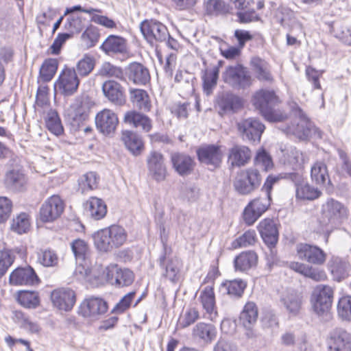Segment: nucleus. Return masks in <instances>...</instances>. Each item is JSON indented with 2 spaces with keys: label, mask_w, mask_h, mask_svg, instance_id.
<instances>
[{
  "label": "nucleus",
  "mask_w": 351,
  "mask_h": 351,
  "mask_svg": "<svg viewBox=\"0 0 351 351\" xmlns=\"http://www.w3.org/2000/svg\"><path fill=\"white\" fill-rule=\"evenodd\" d=\"M64 209L63 200L59 195H53L41 205L39 210L40 219L44 223L53 222L61 216Z\"/></svg>",
  "instance_id": "9d476101"
},
{
  "label": "nucleus",
  "mask_w": 351,
  "mask_h": 351,
  "mask_svg": "<svg viewBox=\"0 0 351 351\" xmlns=\"http://www.w3.org/2000/svg\"><path fill=\"white\" fill-rule=\"evenodd\" d=\"M221 76L226 84L236 90H245L253 83L250 71L241 64L228 66Z\"/></svg>",
  "instance_id": "7ed1b4c3"
},
{
  "label": "nucleus",
  "mask_w": 351,
  "mask_h": 351,
  "mask_svg": "<svg viewBox=\"0 0 351 351\" xmlns=\"http://www.w3.org/2000/svg\"><path fill=\"white\" fill-rule=\"evenodd\" d=\"M258 315V308L253 302H247L240 313L239 322L246 329L248 338H252L255 335L253 327L256 323Z\"/></svg>",
  "instance_id": "5701e85b"
},
{
  "label": "nucleus",
  "mask_w": 351,
  "mask_h": 351,
  "mask_svg": "<svg viewBox=\"0 0 351 351\" xmlns=\"http://www.w3.org/2000/svg\"><path fill=\"white\" fill-rule=\"evenodd\" d=\"M257 228L265 244L274 247L278 239V231L274 221L271 219H265Z\"/></svg>",
  "instance_id": "7c9ffc66"
},
{
  "label": "nucleus",
  "mask_w": 351,
  "mask_h": 351,
  "mask_svg": "<svg viewBox=\"0 0 351 351\" xmlns=\"http://www.w3.org/2000/svg\"><path fill=\"white\" fill-rule=\"evenodd\" d=\"M220 111L224 114L235 113L243 106V99L239 96L228 92L223 93L217 101Z\"/></svg>",
  "instance_id": "c85d7f7f"
},
{
  "label": "nucleus",
  "mask_w": 351,
  "mask_h": 351,
  "mask_svg": "<svg viewBox=\"0 0 351 351\" xmlns=\"http://www.w3.org/2000/svg\"><path fill=\"white\" fill-rule=\"evenodd\" d=\"M99 177L95 172L89 171L78 179V191L84 194L97 188Z\"/></svg>",
  "instance_id": "de8ad7c7"
},
{
  "label": "nucleus",
  "mask_w": 351,
  "mask_h": 351,
  "mask_svg": "<svg viewBox=\"0 0 351 351\" xmlns=\"http://www.w3.org/2000/svg\"><path fill=\"white\" fill-rule=\"evenodd\" d=\"M335 36L344 44L351 46V28L339 25L334 29Z\"/></svg>",
  "instance_id": "774afa93"
},
{
  "label": "nucleus",
  "mask_w": 351,
  "mask_h": 351,
  "mask_svg": "<svg viewBox=\"0 0 351 351\" xmlns=\"http://www.w3.org/2000/svg\"><path fill=\"white\" fill-rule=\"evenodd\" d=\"M102 93L111 104L122 106L126 102L125 88L117 80H106L101 86Z\"/></svg>",
  "instance_id": "2eb2a0df"
},
{
  "label": "nucleus",
  "mask_w": 351,
  "mask_h": 351,
  "mask_svg": "<svg viewBox=\"0 0 351 351\" xmlns=\"http://www.w3.org/2000/svg\"><path fill=\"white\" fill-rule=\"evenodd\" d=\"M86 208L90 216L95 220L101 219L107 213V207L104 202L96 197L89 198L86 202Z\"/></svg>",
  "instance_id": "37998d69"
},
{
  "label": "nucleus",
  "mask_w": 351,
  "mask_h": 351,
  "mask_svg": "<svg viewBox=\"0 0 351 351\" xmlns=\"http://www.w3.org/2000/svg\"><path fill=\"white\" fill-rule=\"evenodd\" d=\"M17 300L25 308H34L39 304L38 293L36 291H20L18 292Z\"/></svg>",
  "instance_id": "603ef678"
},
{
  "label": "nucleus",
  "mask_w": 351,
  "mask_h": 351,
  "mask_svg": "<svg viewBox=\"0 0 351 351\" xmlns=\"http://www.w3.org/2000/svg\"><path fill=\"white\" fill-rule=\"evenodd\" d=\"M99 36L98 28L90 25L82 33L81 39L87 48H91L97 43Z\"/></svg>",
  "instance_id": "13d9d810"
},
{
  "label": "nucleus",
  "mask_w": 351,
  "mask_h": 351,
  "mask_svg": "<svg viewBox=\"0 0 351 351\" xmlns=\"http://www.w3.org/2000/svg\"><path fill=\"white\" fill-rule=\"evenodd\" d=\"M108 309L106 300L101 298L91 296L86 298L80 304L78 314L91 321L99 319Z\"/></svg>",
  "instance_id": "0eeeda50"
},
{
  "label": "nucleus",
  "mask_w": 351,
  "mask_h": 351,
  "mask_svg": "<svg viewBox=\"0 0 351 351\" xmlns=\"http://www.w3.org/2000/svg\"><path fill=\"white\" fill-rule=\"evenodd\" d=\"M199 299L203 308L207 313L212 315L215 308V298L213 288L210 286L206 287L201 292Z\"/></svg>",
  "instance_id": "09e8293b"
},
{
  "label": "nucleus",
  "mask_w": 351,
  "mask_h": 351,
  "mask_svg": "<svg viewBox=\"0 0 351 351\" xmlns=\"http://www.w3.org/2000/svg\"><path fill=\"white\" fill-rule=\"evenodd\" d=\"M205 9L209 15H219L228 12V8L222 0H208Z\"/></svg>",
  "instance_id": "e2e57ef3"
},
{
  "label": "nucleus",
  "mask_w": 351,
  "mask_h": 351,
  "mask_svg": "<svg viewBox=\"0 0 351 351\" xmlns=\"http://www.w3.org/2000/svg\"><path fill=\"white\" fill-rule=\"evenodd\" d=\"M14 259L15 256L12 250L4 249L0 252V278L5 274Z\"/></svg>",
  "instance_id": "680f3d73"
},
{
  "label": "nucleus",
  "mask_w": 351,
  "mask_h": 351,
  "mask_svg": "<svg viewBox=\"0 0 351 351\" xmlns=\"http://www.w3.org/2000/svg\"><path fill=\"white\" fill-rule=\"evenodd\" d=\"M39 282L38 276L31 266L15 269L9 278V283L13 286H33Z\"/></svg>",
  "instance_id": "6ab92c4d"
},
{
  "label": "nucleus",
  "mask_w": 351,
  "mask_h": 351,
  "mask_svg": "<svg viewBox=\"0 0 351 351\" xmlns=\"http://www.w3.org/2000/svg\"><path fill=\"white\" fill-rule=\"evenodd\" d=\"M46 126L47 129L56 136L61 135L64 132L61 119L55 110H50L46 118Z\"/></svg>",
  "instance_id": "5fc2aeb1"
},
{
  "label": "nucleus",
  "mask_w": 351,
  "mask_h": 351,
  "mask_svg": "<svg viewBox=\"0 0 351 351\" xmlns=\"http://www.w3.org/2000/svg\"><path fill=\"white\" fill-rule=\"evenodd\" d=\"M30 221L29 215L22 213L13 219L11 223V230L19 234L25 233L29 228Z\"/></svg>",
  "instance_id": "4d7b16f0"
},
{
  "label": "nucleus",
  "mask_w": 351,
  "mask_h": 351,
  "mask_svg": "<svg viewBox=\"0 0 351 351\" xmlns=\"http://www.w3.org/2000/svg\"><path fill=\"white\" fill-rule=\"evenodd\" d=\"M58 62L56 59L49 58L45 60L40 69V77L43 82L51 80L58 69Z\"/></svg>",
  "instance_id": "864d4df0"
},
{
  "label": "nucleus",
  "mask_w": 351,
  "mask_h": 351,
  "mask_svg": "<svg viewBox=\"0 0 351 351\" xmlns=\"http://www.w3.org/2000/svg\"><path fill=\"white\" fill-rule=\"evenodd\" d=\"M127 237L125 230L119 225H112L93 234L94 245L101 252H111L121 247L126 241Z\"/></svg>",
  "instance_id": "f257e3e1"
},
{
  "label": "nucleus",
  "mask_w": 351,
  "mask_h": 351,
  "mask_svg": "<svg viewBox=\"0 0 351 351\" xmlns=\"http://www.w3.org/2000/svg\"><path fill=\"white\" fill-rule=\"evenodd\" d=\"M192 335L194 338L210 343L217 336V328L211 324L199 322L193 327Z\"/></svg>",
  "instance_id": "f704fd0d"
},
{
  "label": "nucleus",
  "mask_w": 351,
  "mask_h": 351,
  "mask_svg": "<svg viewBox=\"0 0 351 351\" xmlns=\"http://www.w3.org/2000/svg\"><path fill=\"white\" fill-rule=\"evenodd\" d=\"M196 153L201 163L210 166L213 169L220 167L223 155L219 145H206L201 146L197 149Z\"/></svg>",
  "instance_id": "dca6fc26"
},
{
  "label": "nucleus",
  "mask_w": 351,
  "mask_h": 351,
  "mask_svg": "<svg viewBox=\"0 0 351 351\" xmlns=\"http://www.w3.org/2000/svg\"><path fill=\"white\" fill-rule=\"evenodd\" d=\"M327 266L336 281L340 282L349 276L350 263L338 256H332L328 261Z\"/></svg>",
  "instance_id": "2f4dec72"
},
{
  "label": "nucleus",
  "mask_w": 351,
  "mask_h": 351,
  "mask_svg": "<svg viewBox=\"0 0 351 351\" xmlns=\"http://www.w3.org/2000/svg\"><path fill=\"white\" fill-rule=\"evenodd\" d=\"M199 317V311L195 308H189L181 316L180 325L182 328H186L195 323Z\"/></svg>",
  "instance_id": "338daca9"
},
{
  "label": "nucleus",
  "mask_w": 351,
  "mask_h": 351,
  "mask_svg": "<svg viewBox=\"0 0 351 351\" xmlns=\"http://www.w3.org/2000/svg\"><path fill=\"white\" fill-rule=\"evenodd\" d=\"M322 210L328 222L334 225L339 224L348 216L347 208L341 202L332 198L328 199L322 206Z\"/></svg>",
  "instance_id": "aec40b11"
},
{
  "label": "nucleus",
  "mask_w": 351,
  "mask_h": 351,
  "mask_svg": "<svg viewBox=\"0 0 351 351\" xmlns=\"http://www.w3.org/2000/svg\"><path fill=\"white\" fill-rule=\"evenodd\" d=\"M258 256L254 251H246L237 256L234 260L236 271H246L257 264Z\"/></svg>",
  "instance_id": "4c0bfd02"
},
{
  "label": "nucleus",
  "mask_w": 351,
  "mask_h": 351,
  "mask_svg": "<svg viewBox=\"0 0 351 351\" xmlns=\"http://www.w3.org/2000/svg\"><path fill=\"white\" fill-rule=\"evenodd\" d=\"M297 257L314 265H322L326 261V253L315 245L306 243H298L295 246Z\"/></svg>",
  "instance_id": "1a4fd4ad"
},
{
  "label": "nucleus",
  "mask_w": 351,
  "mask_h": 351,
  "mask_svg": "<svg viewBox=\"0 0 351 351\" xmlns=\"http://www.w3.org/2000/svg\"><path fill=\"white\" fill-rule=\"evenodd\" d=\"M280 302L289 313L295 315L301 308L302 297L295 291H288L281 295Z\"/></svg>",
  "instance_id": "a19ab883"
},
{
  "label": "nucleus",
  "mask_w": 351,
  "mask_h": 351,
  "mask_svg": "<svg viewBox=\"0 0 351 351\" xmlns=\"http://www.w3.org/2000/svg\"><path fill=\"white\" fill-rule=\"evenodd\" d=\"M311 178L313 182L319 186L331 184L327 166L322 161H317L311 167Z\"/></svg>",
  "instance_id": "e433bc0d"
},
{
  "label": "nucleus",
  "mask_w": 351,
  "mask_h": 351,
  "mask_svg": "<svg viewBox=\"0 0 351 351\" xmlns=\"http://www.w3.org/2000/svg\"><path fill=\"white\" fill-rule=\"evenodd\" d=\"M51 300L53 305L58 309L69 311L73 308L76 297L72 289L61 288L51 292Z\"/></svg>",
  "instance_id": "412c9836"
},
{
  "label": "nucleus",
  "mask_w": 351,
  "mask_h": 351,
  "mask_svg": "<svg viewBox=\"0 0 351 351\" xmlns=\"http://www.w3.org/2000/svg\"><path fill=\"white\" fill-rule=\"evenodd\" d=\"M171 160L175 171L182 176L191 174L193 170L195 162L189 155L173 153L171 154Z\"/></svg>",
  "instance_id": "473e14b6"
},
{
  "label": "nucleus",
  "mask_w": 351,
  "mask_h": 351,
  "mask_svg": "<svg viewBox=\"0 0 351 351\" xmlns=\"http://www.w3.org/2000/svg\"><path fill=\"white\" fill-rule=\"evenodd\" d=\"M119 124L117 114L110 109H104L95 117V125L99 132L106 136L113 134Z\"/></svg>",
  "instance_id": "f3484780"
},
{
  "label": "nucleus",
  "mask_w": 351,
  "mask_h": 351,
  "mask_svg": "<svg viewBox=\"0 0 351 351\" xmlns=\"http://www.w3.org/2000/svg\"><path fill=\"white\" fill-rule=\"evenodd\" d=\"M108 280H114L116 285L119 287H128L134 280V273L129 269H122L117 265H112L106 268Z\"/></svg>",
  "instance_id": "a878e982"
},
{
  "label": "nucleus",
  "mask_w": 351,
  "mask_h": 351,
  "mask_svg": "<svg viewBox=\"0 0 351 351\" xmlns=\"http://www.w3.org/2000/svg\"><path fill=\"white\" fill-rule=\"evenodd\" d=\"M147 168L154 180L162 181L167 176V168L163 155L157 151H152L147 158Z\"/></svg>",
  "instance_id": "4be33fe9"
},
{
  "label": "nucleus",
  "mask_w": 351,
  "mask_h": 351,
  "mask_svg": "<svg viewBox=\"0 0 351 351\" xmlns=\"http://www.w3.org/2000/svg\"><path fill=\"white\" fill-rule=\"evenodd\" d=\"M71 249L79 263L77 269L80 274L84 270V278L86 280L92 282L93 279H97L99 274L95 269L89 268L88 266V259L89 250L87 243L82 239H75L71 243Z\"/></svg>",
  "instance_id": "423d86ee"
},
{
  "label": "nucleus",
  "mask_w": 351,
  "mask_h": 351,
  "mask_svg": "<svg viewBox=\"0 0 351 351\" xmlns=\"http://www.w3.org/2000/svg\"><path fill=\"white\" fill-rule=\"evenodd\" d=\"M122 140L127 149L134 155H140L144 145L141 137L133 131L126 130L123 132Z\"/></svg>",
  "instance_id": "58836bf2"
},
{
  "label": "nucleus",
  "mask_w": 351,
  "mask_h": 351,
  "mask_svg": "<svg viewBox=\"0 0 351 351\" xmlns=\"http://www.w3.org/2000/svg\"><path fill=\"white\" fill-rule=\"evenodd\" d=\"M99 49L108 56L122 54L127 51V40L120 36L110 35L103 42Z\"/></svg>",
  "instance_id": "c756f323"
},
{
  "label": "nucleus",
  "mask_w": 351,
  "mask_h": 351,
  "mask_svg": "<svg viewBox=\"0 0 351 351\" xmlns=\"http://www.w3.org/2000/svg\"><path fill=\"white\" fill-rule=\"evenodd\" d=\"M256 241L255 230H249L245 232L241 236L236 239L232 243L234 248L246 247L253 245Z\"/></svg>",
  "instance_id": "052dcab7"
},
{
  "label": "nucleus",
  "mask_w": 351,
  "mask_h": 351,
  "mask_svg": "<svg viewBox=\"0 0 351 351\" xmlns=\"http://www.w3.org/2000/svg\"><path fill=\"white\" fill-rule=\"evenodd\" d=\"M337 314L341 319L351 321V296H343L339 300Z\"/></svg>",
  "instance_id": "bf43d9fd"
},
{
  "label": "nucleus",
  "mask_w": 351,
  "mask_h": 351,
  "mask_svg": "<svg viewBox=\"0 0 351 351\" xmlns=\"http://www.w3.org/2000/svg\"><path fill=\"white\" fill-rule=\"evenodd\" d=\"M38 262L44 267H55L58 265V257L51 249H41L37 253Z\"/></svg>",
  "instance_id": "6e6d98bb"
},
{
  "label": "nucleus",
  "mask_w": 351,
  "mask_h": 351,
  "mask_svg": "<svg viewBox=\"0 0 351 351\" xmlns=\"http://www.w3.org/2000/svg\"><path fill=\"white\" fill-rule=\"evenodd\" d=\"M219 73L217 68H212L210 70H206L202 76L203 82V88L204 92L209 95L216 87Z\"/></svg>",
  "instance_id": "3c124183"
},
{
  "label": "nucleus",
  "mask_w": 351,
  "mask_h": 351,
  "mask_svg": "<svg viewBox=\"0 0 351 351\" xmlns=\"http://www.w3.org/2000/svg\"><path fill=\"white\" fill-rule=\"evenodd\" d=\"M303 178L298 182L294 183L296 187V197L303 200H314L319 198L322 192L317 188L310 185L308 183H302Z\"/></svg>",
  "instance_id": "c03bdc74"
},
{
  "label": "nucleus",
  "mask_w": 351,
  "mask_h": 351,
  "mask_svg": "<svg viewBox=\"0 0 351 351\" xmlns=\"http://www.w3.org/2000/svg\"><path fill=\"white\" fill-rule=\"evenodd\" d=\"M89 112L87 103L76 99L67 110L66 121L73 130H78L88 118Z\"/></svg>",
  "instance_id": "f8f14e48"
},
{
  "label": "nucleus",
  "mask_w": 351,
  "mask_h": 351,
  "mask_svg": "<svg viewBox=\"0 0 351 351\" xmlns=\"http://www.w3.org/2000/svg\"><path fill=\"white\" fill-rule=\"evenodd\" d=\"M64 27L71 32V35L74 32L80 33L84 27L83 19L79 16H70L66 19Z\"/></svg>",
  "instance_id": "69168bd1"
},
{
  "label": "nucleus",
  "mask_w": 351,
  "mask_h": 351,
  "mask_svg": "<svg viewBox=\"0 0 351 351\" xmlns=\"http://www.w3.org/2000/svg\"><path fill=\"white\" fill-rule=\"evenodd\" d=\"M333 290L328 285H318L311 297L313 311L318 316L327 315L332 306Z\"/></svg>",
  "instance_id": "39448f33"
},
{
  "label": "nucleus",
  "mask_w": 351,
  "mask_h": 351,
  "mask_svg": "<svg viewBox=\"0 0 351 351\" xmlns=\"http://www.w3.org/2000/svg\"><path fill=\"white\" fill-rule=\"evenodd\" d=\"M251 158L250 149L241 145H234L229 149L228 161L232 168L245 166Z\"/></svg>",
  "instance_id": "cd10ccee"
},
{
  "label": "nucleus",
  "mask_w": 351,
  "mask_h": 351,
  "mask_svg": "<svg viewBox=\"0 0 351 351\" xmlns=\"http://www.w3.org/2000/svg\"><path fill=\"white\" fill-rule=\"evenodd\" d=\"M99 75L101 77L108 78V80L126 81L123 69L108 62L102 64L99 70Z\"/></svg>",
  "instance_id": "49530a36"
},
{
  "label": "nucleus",
  "mask_w": 351,
  "mask_h": 351,
  "mask_svg": "<svg viewBox=\"0 0 351 351\" xmlns=\"http://www.w3.org/2000/svg\"><path fill=\"white\" fill-rule=\"evenodd\" d=\"M26 182V177L20 169H12L5 173L4 183L10 190L21 191Z\"/></svg>",
  "instance_id": "c9c22d12"
},
{
  "label": "nucleus",
  "mask_w": 351,
  "mask_h": 351,
  "mask_svg": "<svg viewBox=\"0 0 351 351\" xmlns=\"http://www.w3.org/2000/svg\"><path fill=\"white\" fill-rule=\"evenodd\" d=\"M136 295V291H131L125 294L113 308L112 312L114 313H123L128 310Z\"/></svg>",
  "instance_id": "0e129e2a"
},
{
  "label": "nucleus",
  "mask_w": 351,
  "mask_h": 351,
  "mask_svg": "<svg viewBox=\"0 0 351 351\" xmlns=\"http://www.w3.org/2000/svg\"><path fill=\"white\" fill-rule=\"evenodd\" d=\"M262 178L258 170L249 168L237 173L233 182V186L240 195H247L259 188Z\"/></svg>",
  "instance_id": "20e7f679"
},
{
  "label": "nucleus",
  "mask_w": 351,
  "mask_h": 351,
  "mask_svg": "<svg viewBox=\"0 0 351 351\" xmlns=\"http://www.w3.org/2000/svg\"><path fill=\"white\" fill-rule=\"evenodd\" d=\"M265 125L258 120L249 118L237 123V129L244 141H260Z\"/></svg>",
  "instance_id": "4468645a"
},
{
  "label": "nucleus",
  "mask_w": 351,
  "mask_h": 351,
  "mask_svg": "<svg viewBox=\"0 0 351 351\" xmlns=\"http://www.w3.org/2000/svg\"><path fill=\"white\" fill-rule=\"evenodd\" d=\"M281 179L291 181L293 183H298L302 180V175L297 172L280 173L278 176L269 175L263 186V190L266 192V195L270 197L273 185Z\"/></svg>",
  "instance_id": "ea45409f"
},
{
  "label": "nucleus",
  "mask_w": 351,
  "mask_h": 351,
  "mask_svg": "<svg viewBox=\"0 0 351 351\" xmlns=\"http://www.w3.org/2000/svg\"><path fill=\"white\" fill-rule=\"evenodd\" d=\"M125 74L130 82L139 86L147 84L151 79L149 69L137 62L130 63L125 68Z\"/></svg>",
  "instance_id": "b1692460"
},
{
  "label": "nucleus",
  "mask_w": 351,
  "mask_h": 351,
  "mask_svg": "<svg viewBox=\"0 0 351 351\" xmlns=\"http://www.w3.org/2000/svg\"><path fill=\"white\" fill-rule=\"evenodd\" d=\"M80 85V80L75 68L65 67L60 73L56 82V87L64 96L75 93Z\"/></svg>",
  "instance_id": "ddd939ff"
},
{
  "label": "nucleus",
  "mask_w": 351,
  "mask_h": 351,
  "mask_svg": "<svg viewBox=\"0 0 351 351\" xmlns=\"http://www.w3.org/2000/svg\"><path fill=\"white\" fill-rule=\"evenodd\" d=\"M95 66V58L90 55L85 54L77 62L75 70L76 71L77 75L78 74L81 77H85L91 73Z\"/></svg>",
  "instance_id": "8fccbe9b"
},
{
  "label": "nucleus",
  "mask_w": 351,
  "mask_h": 351,
  "mask_svg": "<svg viewBox=\"0 0 351 351\" xmlns=\"http://www.w3.org/2000/svg\"><path fill=\"white\" fill-rule=\"evenodd\" d=\"M165 252L160 256L158 259L160 267L165 270V276L172 282L178 280V275L180 272V263L177 258L169 259L166 263Z\"/></svg>",
  "instance_id": "a18cd8bd"
},
{
  "label": "nucleus",
  "mask_w": 351,
  "mask_h": 351,
  "mask_svg": "<svg viewBox=\"0 0 351 351\" xmlns=\"http://www.w3.org/2000/svg\"><path fill=\"white\" fill-rule=\"evenodd\" d=\"M252 102L265 120L269 122L281 121V116L274 110L280 99L274 90L262 88L257 90L252 97Z\"/></svg>",
  "instance_id": "f03ea898"
},
{
  "label": "nucleus",
  "mask_w": 351,
  "mask_h": 351,
  "mask_svg": "<svg viewBox=\"0 0 351 351\" xmlns=\"http://www.w3.org/2000/svg\"><path fill=\"white\" fill-rule=\"evenodd\" d=\"M246 287V282L241 279L226 280L221 284L219 291L222 294L228 295L231 298L239 299L242 297Z\"/></svg>",
  "instance_id": "72a5a7b5"
},
{
  "label": "nucleus",
  "mask_w": 351,
  "mask_h": 351,
  "mask_svg": "<svg viewBox=\"0 0 351 351\" xmlns=\"http://www.w3.org/2000/svg\"><path fill=\"white\" fill-rule=\"evenodd\" d=\"M123 123L134 128H140L142 132H149L152 128V121L147 115L135 110L125 112Z\"/></svg>",
  "instance_id": "393cba45"
},
{
  "label": "nucleus",
  "mask_w": 351,
  "mask_h": 351,
  "mask_svg": "<svg viewBox=\"0 0 351 351\" xmlns=\"http://www.w3.org/2000/svg\"><path fill=\"white\" fill-rule=\"evenodd\" d=\"M250 65L255 77L260 82L272 84L274 81L271 72V66L265 60L259 57H253L250 60Z\"/></svg>",
  "instance_id": "bb28decb"
},
{
  "label": "nucleus",
  "mask_w": 351,
  "mask_h": 351,
  "mask_svg": "<svg viewBox=\"0 0 351 351\" xmlns=\"http://www.w3.org/2000/svg\"><path fill=\"white\" fill-rule=\"evenodd\" d=\"M130 100L133 105L142 112H149L151 109L152 104L149 97L145 90L143 89H131Z\"/></svg>",
  "instance_id": "79ce46f5"
},
{
  "label": "nucleus",
  "mask_w": 351,
  "mask_h": 351,
  "mask_svg": "<svg viewBox=\"0 0 351 351\" xmlns=\"http://www.w3.org/2000/svg\"><path fill=\"white\" fill-rule=\"evenodd\" d=\"M295 116L298 117L300 121L293 130L294 134L301 140H306L313 135L322 138V132L316 128L308 119L303 110L298 106L293 107Z\"/></svg>",
  "instance_id": "9b49d317"
},
{
  "label": "nucleus",
  "mask_w": 351,
  "mask_h": 351,
  "mask_svg": "<svg viewBox=\"0 0 351 351\" xmlns=\"http://www.w3.org/2000/svg\"><path fill=\"white\" fill-rule=\"evenodd\" d=\"M328 351H351V335L343 328H335L328 336Z\"/></svg>",
  "instance_id": "a211bd4d"
},
{
  "label": "nucleus",
  "mask_w": 351,
  "mask_h": 351,
  "mask_svg": "<svg viewBox=\"0 0 351 351\" xmlns=\"http://www.w3.org/2000/svg\"><path fill=\"white\" fill-rule=\"evenodd\" d=\"M140 29L144 38L151 45L156 42H166L169 38L167 27L156 20H145L140 24Z\"/></svg>",
  "instance_id": "6e6552de"
}]
</instances>
